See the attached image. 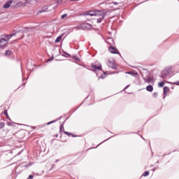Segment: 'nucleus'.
I'll use <instances>...</instances> for the list:
<instances>
[{
  "mask_svg": "<svg viewBox=\"0 0 179 179\" xmlns=\"http://www.w3.org/2000/svg\"><path fill=\"white\" fill-rule=\"evenodd\" d=\"M86 15H88L89 16H95V19H96L97 23H101L103 19L107 16L106 12L101 10L89 11L87 12Z\"/></svg>",
  "mask_w": 179,
  "mask_h": 179,
  "instance_id": "f257e3e1",
  "label": "nucleus"
},
{
  "mask_svg": "<svg viewBox=\"0 0 179 179\" xmlns=\"http://www.w3.org/2000/svg\"><path fill=\"white\" fill-rule=\"evenodd\" d=\"M13 36H16V34H10L7 36H6V38H1L0 39V48H3V47L6 46V44H8V42Z\"/></svg>",
  "mask_w": 179,
  "mask_h": 179,
  "instance_id": "f03ea898",
  "label": "nucleus"
},
{
  "mask_svg": "<svg viewBox=\"0 0 179 179\" xmlns=\"http://www.w3.org/2000/svg\"><path fill=\"white\" fill-rule=\"evenodd\" d=\"M172 73L171 68L165 69L162 73V77L163 79H166V78H169Z\"/></svg>",
  "mask_w": 179,
  "mask_h": 179,
  "instance_id": "7ed1b4c3",
  "label": "nucleus"
},
{
  "mask_svg": "<svg viewBox=\"0 0 179 179\" xmlns=\"http://www.w3.org/2000/svg\"><path fill=\"white\" fill-rule=\"evenodd\" d=\"M81 29L82 30H90L92 29V24L89 23H83L81 24Z\"/></svg>",
  "mask_w": 179,
  "mask_h": 179,
  "instance_id": "20e7f679",
  "label": "nucleus"
},
{
  "mask_svg": "<svg viewBox=\"0 0 179 179\" xmlns=\"http://www.w3.org/2000/svg\"><path fill=\"white\" fill-rule=\"evenodd\" d=\"M91 68L94 72H98V71H101V64H99V66L92 64Z\"/></svg>",
  "mask_w": 179,
  "mask_h": 179,
  "instance_id": "39448f33",
  "label": "nucleus"
},
{
  "mask_svg": "<svg viewBox=\"0 0 179 179\" xmlns=\"http://www.w3.org/2000/svg\"><path fill=\"white\" fill-rule=\"evenodd\" d=\"M108 65L110 68H112V69H117V65H115L114 61L109 60Z\"/></svg>",
  "mask_w": 179,
  "mask_h": 179,
  "instance_id": "423d86ee",
  "label": "nucleus"
},
{
  "mask_svg": "<svg viewBox=\"0 0 179 179\" xmlns=\"http://www.w3.org/2000/svg\"><path fill=\"white\" fill-rule=\"evenodd\" d=\"M109 51L111 52V54H118V51L113 46L109 47Z\"/></svg>",
  "mask_w": 179,
  "mask_h": 179,
  "instance_id": "0eeeda50",
  "label": "nucleus"
},
{
  "mask_svg": "<svg viewBox=\"0 0 179 179\" xmlns=\"http://www.w3.org/2000/svg\"><path fill=\"white\" fill-rule=\"evenodd\" d=\"M113 5H120V8L124 6V1H113Z\"/></svg>",
  "mask_w": 179,
  "mask_h": 179,
  "instance_id": "6e6552de",
  "label": "nucleus"
},
{
  "mask_svg": "<svg viewBox=\"0 0 179 179\" xmlns=\"http://www.w3.org/2000/svg\"><path fill=\"white\" fill-rule=\"evenodd\" d=\"M10 5H12V1H7V2L4 4L3 8H4L5 9H8V8H9V6H10Z\"/></svg>",
  "mask_w": 179,
  "mask_h": 179,
  "instance_id": "1a4fd4ad",
  "label": "nucleus"
},
{
  "mask_svg": "<svg viewBox=\"0 0 179 179\" xmlns=\"http://www.w3.org/2000/svg\"><path fill=\"white\" fill-rule=\"evenodd\" d=\"M145 82H146L147 83H152V82H153V79L151 78L149 76H147L146 78H144Z\"/></svg>",
  "mask_w": 179,
  "mask_h": 179,
  "instance_id": "9d476101",
  "label": "nucleus"
},
{
  "mask_svg": "<svg viewBox=\"0 0 179 179\" xmlns=\"http://www.w3.org/2000/svg\"><path fill=\"white\" fill-rule=\"evenodd\" d=\"M146 90L148 92H153V86L152 85H148L146 87Z\"/></svg>",
  "mask_w": 179,
  "mask_h": 179,
  "instance_id": "9b49d317",
  "label": "nucleus"
},
{
  "mask_svg": "<svg viewBox=\"0 0 179 179\" xmlns=\"http://www.w3.org/2000/svg\"><path fill=\"white\" fill-rule=\"evenodd\" d=\"M169 92H170V88H169V87H164V94H167V93H169Z\"/></svg>",
  "mask_w": 179,
  "mask_h": 179,
  "instance_id": "f8f14e48",
  "label": "nucleus"
},
{
  "mask_svg": "<svg viewBox=\"0 0 179 179\" xmlns=\"http://www.w3.org/2000/svg\"><path fill=\"white\" fill-rule=\"evenodd\" d=\"M27 2L23 3L22 1H20L17 3L18 6H27Z\"/></svg>",
  "mask_w": 179,
  "mask_h": 179,
  "instance_id": "ddd939ff",
  "label": "nucleus"
},
{
  "mask_svg": "<svg viewBox=\"0 0 179 179\" xmlns=\"http://www.w3.org/2000/svg\"><path fill=\"white\" fill-rule=\"evenodd\" d=\"M62 40V36H58L56 40L55 41V43H59Z\"/></svg>",
  "mask_w": 179,
  "mask_h": 179,
  "instance_id": "4468645a",
  "label": "nucleus"
},
{
  "mask_svg": "<svg viewBox=\"0 0 179 179\" xmlns=\"http://www.w3.org/2000/svg\"><path fill=\"white\" fill-rule=\"evenodd\" d=\"M10 54H12V51L6 50V53H5V55L7 56V57H9V55H10Z\"/></svg>",
  "mask_w": 179,
  "mask_h": 179,
  "instance_id": "2eb2a0df",
  "label": "nucleus"
},
{
  "mask_svg": "<svg viewBox=\"0 0 179 179\" xmlns=\"http://www.w3.org/2000/svg\"><path fill=\"white\" fill-rule=\"evenodd\" d=\"M159 87H163L164 86V82H160L158 83Z\"/></svg>",
  "mask_w": 179,
  "mask_h": 179,
  "instance_id": "dca6fc26",
  "label": "nucleus"
},
{
  "mask_svg": "<svg viewBox=\"0 0 179 179\" xmlns=\"http://www.w3.org/2000/svg\"><path fill=\"white\" fill-rule=\"evenodd\" d=\"M5 127V123L3 122H0V129H2V128Z\"/></svg>",
  "mask_w": 179,
  "mask_h": 179,
  "instance_id": "f3484780",
  "label": "nucleus"
},
{
  "mask_svg": "<svg viewBox=\"0 0 179 179\" xmlns=\"http://www.w3.org/2000/svg\"><path fill=\"white\" fill-rule=\"evenodd\" d=\"M74 29H76V30H80V29H82V24H80V26L76 27Z\"/></svg>",
  "mask_w": 179,
  "mask_h": 179,
  "instance_id": "a211bd4d",
  "label": "nucleus"
},
{
  "mask_svg": "<svg viewBox=\"0 0 179 179\" xmlns=\"http://www.w3.org/2000/svg\"><path fill=\"white\" fill-rule=\"evenodd\" d=\"M143 176L144 177H148V176H149V171H145V172H144V173L143 174Z\"/></svg>",
  "mask_w": 179,
  "mask_h": 179,
  "instance_id": "6ab92c4d",
  "label": "nucleus"
},
{
  "mask_svg": "<svg viewBox=\"0 0 179 179\" xmlns=\"http://www.w3.org/2000/svg\"><path fill=\"white\" fill-rule=\"evenodd\" d=\"M54 122H57V120H52L47 123V125H50V124H54Z\"/></svg>",
  "mask_w": 179,
  "mask_h": 179,
  "instance_id": "aec40b11",
  "label": "nucleus"
},
{
  "mask_svg": "<svg viewBox=\"0 0 179 179\" xmlns=\"http://www.w3.org/2000/svg\"><path fill=\"white\" fill-rule=\"evenodd\" d=\"M126 73H128L129 75H131L132 76H135L136 74L132 73V72H127Z\"/></svg>",
  "mask_w": 179,
  "mask_h": 179,
  "instance_id": "412c9836",
  "label": "nucleus"
},
{
  "mask_svg": "<svg viewBox=\"0 0 179 179\" xmlns=\"http://www.w3.org/2000/svg\"><path fill=\"white\" fill-rule=\"evenodd\" d=\"M66 16H68V15L64 14L62 15L61 19H65V17H66Z\"/></svg>",
  "mask_w": 179,
  "mask_h": 179,
  "instance_id": "4be33fe9",
  "label": "nucleus"
},
{
  "mask_svg": "<svg viewBox=\"0 0 179 179\" xmlns=\"http://www.w3.org/2000/svg\"><path fill=\"white\" fill-rule=\"evenodd\" d=\"M64 134H65L66 135H68L69 136L70 135H72L71 133H69V132H68V131H65Z\"/></svg>",
  "mask_w": 179,
  "mask_h": 179,
  "instance_id": "5701e85b",
  "label": "nucleus"
},
{
  "mask_svg": "<svg viewBox=\"0 0 179 179\" xmlns=\"http://www.w3.org/2000/svg\"><path fill=\"white\" fill-rule=\"evenodd\" d=\"M153 96H154V97H157V93H156V92L154 93V94H153Z\"/></svg>",
  "mask_w": 179,
  "mask_h": 179,
  "instance_id": "b1692460",
  "label": "nucleus"
},
{
  "mask_svg": "<svg viewBox=\"0 0 179 179\" xmlns=\"http://www.w3.org/2000/svg\"><path fill=\"white\" fill-rule=\"evenodd\" d=\"M4 115H8V111L7 110H5Z\"/></svg>",
  "mask_w": 179,
  "mask_h": 179,
  "instance_id": "393cba45",
  "label": "nucleus"
},
{
  "mask_svg": "<svg viewBox=\"0 0 179 179\" xmlns=\"http://www.w3.org/2000/svg\"><path fill=\"white\" fill-rule=\"evenodd\" d=\"M29 179H32V178H33V175H30V176H29Z\"/></svg>",
  "mask_w": 179,
  "mask_h": 179,
  "instance_id": "a878e982",
  "label": "nucleus"
},
{
  "mask_svg": "<svg viewBox=\"0 0 179 179\" xmlns=\"http://www.w3.org/2000/svg\"><path fill=\"white\" fill-rule=\"evenodd\" d=\"M174 85H177L178 86H179V82L174 83Z\"/></svg>",
  "mask_w": 179,
  "mask_h": 179,
  "instance_id": "bb28decb",
  "label": "nucleus"
},
{
  "mask_svg": "<svg viewBox=\"0 0 179 179\" xmlns=\"http://www.w3.org/2000/svg\"><path fill=\"white\" fill-rule=\"evenodd\" d=\"M57 2H58L59 3H61L62 2V0H58Z\"/></svg>",
  "mask_w": 179,
  "mask_h": 179,
  "instance_id": "cd10ccee",
  "label": "nucleus"
},
{
  "mask_svg": "<svg viewBox=\"0 0 179 179\" xmlns=\"http://www.w3.org/2000/svg\"><path fill=\"white\" fill-rule=\"evenodd\" d=\"M52 59H54L53 57H52V59H48V62L49 61H52Z\"/></svg>",
  "mask_w": 179,
  "mask_h": 179,
  "instance_id": "c85d7f7f",
  "label": "nucleus"
},
{
  "mask_svg": "<svg viewBox=\"0 0 179 179\" xmlns=\"http://www.w3.org/2000/svg\"><path fill=\"white\" fill-rule=\"evenodd\" d=\"M128 87H129V85H127V86L124 88V90H126V89H128Z\"/></svg>",
  "mask_w": 179,
  "mask_h": 179,
  "instance_id": "c756f323",
  "label": "nucleus"
},
{
  "mask_svg": "<svg viewBox=\"0 0 179 179\" xmlns=\"http://www.w3.org/2000/svg\"><path fill=\"white\" fill-rule=\"evenodd\" d=\"M64 128V126H61L60 129H62Z\"/></svg>",
  "mask_w": 179,
  "mask_h": 179,
  "instance_id": "7c9ffc66",
  "label": "nucleus"
},
{
  "mask_svg": "<svg viewBox=\"0 0 179 179\" xmlns=\"http://www.w3.org/2000/svg\"><path fill=\"white\" fill-rule=\"evenodd\" d=\"M71 1H79V0H71Z\"/></svg>",
  "mask_w": 179,
  "mask_h": 179,
  "instance_id": "2f4dec72",
  "label": "nucleus"
},
{
  "mask_svg": "<svg viewBox=\"0 0 179 179\" xmlns=\"http://www.w3.org/2000/svg\"><path fill=\"white\" fill-rule=\"evenodd\" d=\"M165 98H166V96H164V99H165Z\"/></svg>",
  "mask_w": 179,
  "mask_h": 179,
  "instance_id": "473e14b6",
  "label": "nucleus"
}]
</instances>
